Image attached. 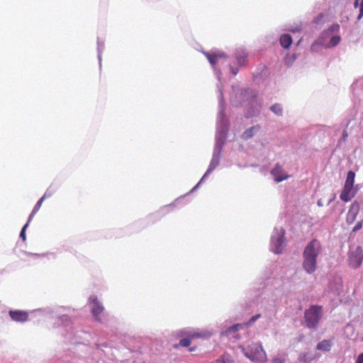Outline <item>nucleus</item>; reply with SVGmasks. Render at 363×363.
Returning a JSON list of instances; mask_svg holds the SVG:
<instances>
[{"mask_svg":"<svg viewBox=\"0 0 363 363\" xmlns=\"http://www.w3.org/2000/svg\"><path fill=\"white\" fill-rule=\"evenodd\" d=\"M322 252V245L317 239H313L305 247L303 252L302 267L308 273H313L317 269L318 256Z\"/></svg>","mask_w":363,"mask_h":363,"instance_id":"nucleus-1","label":"nucleus"},{"mask_svg":"<svg viewBox=\"0 0 363 363\" xmlns=\"http://www.w3.org/2000/svg\"><path fill=\"white\" fill-rule=\"evenodd\" d=\"M245 357L254 362H264L267 360L265 351L259 342L252 343L246 348H242Z\"/></svg>","mask_w":363,"mask_h":363,"instance_id":"nucleus-2","label":"nucleus"},{"mask_svg":"<svg viewBox=\"0 0 363 363\" xmlns=\"http://www.w3.org/2000/svg\"><path fill=\"white\" fill-rule=\"evenodd\" d=\"M322 316V306H311L304 313L306 325L309 328H315Z\"/></svg>","mask_w":363,"mask_h":363,"instance_id":"nucleus-3","label":"nucleus"},{"mask_svg":"<svg viewBox=\"0 0 363 363\" xmlns=\"http://www.w3.org/2000/svg\"><path fill=\"white\" fill-rule=\"evenodd\" d=\"M363 261V250L361 247H357L349 254V265L354 269L359 267Z\"/></svg>","mask_w":363,"mask_h":363,"instance_id":"nucleus-4","label":"nucleus"},{"mask_svg":"<svg viewBox=\"0 0 363 363\" xmlns=\"http://www.w3.org/2000/svg\"><path fill=\"white\" fill-rule=\"evenodd\" d=\"M271 174L274 176L276 182L279 183L287 179L289 175L286 174L279 164H276L274 167L271 170Z\"/></svg>","mask_w":363,"mask_h":363,"instance_id":"nucleus-5","label":"nucleus"},{"mask_svg":"<svg viewBox=\"0 0 363 363\" xmlns=\"http://www.w3.org/2000/svg\"><path fill=\"white\" fill-rule=\"evenodd\" d=\"M89 301L91 302V313L96 320H99L98 316L104 311V308L100 303L98 298L95 296L90 297Z\"/></svg>","mask_w":363,"mask_h":363,"instance_id":"nucleus-6","label":"nucleus"},{"mask_svg":"<svg viewBox=\"0 0 363 363\" xmlns=\"http://www.w3.org/2000/svg\"><path fill=\"white\" fill-rule=\"evenodd\" d=\"M9 315L16 322L24 323L28 320V313L24 311H10Z\"/></svg>","mask_w":363,"mask_h":363,"instance_id":"nucleus-7","label":"nucleus"},{"mask_svg":"<svg viewBox=\"0 0 363 363\" xmlns=\"http://www.w3.org/2000/svg\"><path fill=\"white\" fill-rule=\"evenodd\" d=\"M359 205L357 201H354L347 212L346 220L348 223H352L359 213Z\"/></svg>","mask_w":363,"mask_h":363,"instance_id":"nucleus-8","label":"nucleus"},{"mask_svg":"<svg viewBox=\"0 0 363 363\" xmlns=\"http://www.w3.org/2000/svg\"><path fill=\"white\" fill-rule=\"evenodd\" d=\"M205 55L213 67L216 65L220 59H224L227 57L226 55L223 52L213 53L206 52L205 53Z\"/></svg>","mask_w":363,"mask_h":363,"instance_id":"nucleus-9","label":"nucleus"},{"mask_svg":"<svg viewBox=\"0 0 363 363\" xmlns=\"http://www.w3.org/2000/svg\"><path fill=\"white\" fill-rule=\"evenodd\" d=\"M354 196L352 188L344 185V188L340 195V198L345 202L350 201Z\"/></svg>","mask_w":363,"mask_h":363,"instance_id":"nucleus-10","label":"nucleus"},{"mask_svg":"<svg viewBox=\"0 0 363 363\" xmlns=\"http://www.w3.org/2000/svg\"><path fill=\"white\" fill-rule=\"evenodd\" d=\"M284 243V231L281 235H279L277 239L276 243L274 245L273 251L277 254L282 253Z\"/></svg>","mask_w":363,"mask_h":363,"instance_id":"nucleus-11","label":"nucleus"},{"mask_svg":"<svg viewBox=\"0 0 363 363\" xmlns=\"http://www.w3.org/2000/svg\"><path fill=\"white\" fill-rule=\"evenodd\" d=\"M50 195H51L50 194H48V192H45V194L39 199V201L37 202V203L34 206L31 213L29 216L28 222L31 221V220H32L33 217L34 216V215L39 211V209L41 207L42 203H43V201L45 200V199L46 197L50 196Z\"/></svg>","mask_w":363,"mask_h":363,"instance_id":"nucleus-12","label":"nucleus"},{"mask_svg":"<svg viewBox=\"0 0 363 363\" xmlns=\"http://www.w3.org/2000/svg\"><path fill=\"white\" fill-rule=\"evenodd\" d=\"M235 57L238 64L240 66H243L247 62V55L244 50H238L235 54Z\"/></svg>","mask_w":363,"mask_h":363,"instance_id":"nucleus-13","label":"nucleus"},{"mask_svg":"<svg viewBox=\"0 0 363 363\" xmlns=\"http://www.w3.org/2000/svg\"><path fill=\"white\" fill-rule=\"evenodd\" d=\"M280 44L284 48H289L292 43V38L291 36L289 34H284L281 35L280 39Z\"/></svg>","mask_w":363,"mask_h":363,"instance_id":"nucleus-14","label":"nucleus"},{"mask_svg":"<svg viewBox=\"0 0 363 363\" xmlns=\"http://www.w3.org/2000/svg\"><path fill=\"white\" fill-rule=\"evenodd\" d=\"M331 346L332 343L330 340H323L317 345L316 349L323 351H330Z\"/></svg>","mask_w":363,"mask_h":363,"instance_id":"nucleus-15","label":"nucleus"},{"mask_svg":"<svg viewBox=\"0 0 363 363\" xmlns=\"http://www.w3.org/2000/svg\"><path fill=\"white\" fill-rule=\"evenodd\" d=\"M201 335L198 333H194V334H191L189 336L188 338H184V339H182L180 341H179V345L182 346V347H189L191 344V340L195 338V337H200Z\"/></svg>","mask_w":363,"mask_h":363,"instance_id":"nucleus-16","label":"nucleus"},{"mask_svg":"<svg viewBox=\"0 0 363 363\" xmlns=\"http://www.w3.org/2000/svg\"><path fill=\"white\" fill-rule=\"evenodd\" d=\"M355 173L352 171H349L347 174V178L345 182V186L353 188L354 183Z\"/></svg>","mask_w":363,"mask_h":363,"instance_id":"nucleus-17","label":"nucleus"},{"mask_svg":"<svg viewBox=\"0 0 363 363\" xmlns=\"http://www.w3.org/2000/svg\"><path fill=\"white\" fill-rule=\"evenodd\" d=\"M258 126H252L248 129H247L243 133H242V138L244 140H248L249 138H252L254 135V130H258Z\"/></svg>","mask_w":363,"mask_h":363,"instance_id":"nucleus-18","label":"nucleus"},{"mask_svg":"<svg viewBox=\"0 0 363 363\" xmlns=\"http://www.w3.org/2000/svg\"><path fill=\"white\" fill-rule=\"evenodd\" d=\"M270 109L272 111H273L277 115H281L282 113V108H281V105L277 104L272 106Z\"/></svg>","mask_w":363,"mask_h":363,"instance_id":"nucleus-19","label":"nucleus"},{"mask_svg":"<svg viewBox=\"0 0 363 363\" xmlns=\"http://www.w3.org/2000/svg\"><path fill=\"white\" fill-rule=\"evenodd\" d=\"M242 325L241 324H235V325H233V326H230V328H228V330L225 331V333L227 334H230V333L232 332H235V331H238V330H240V328H242Z\"/></svg>","mask_w":363,"mask_h":363,"instance_id":"nucleus-20","label":"nucleus"},{"mask_svg":"<svg viewBox=\"0 0 363 363\" xmlns=\"http://www.w3.org/2000/svg\"><path fill=\"white\" fill-rule=\"evenodd\" d=\"M30 222H27L24 226L23 227V228L21 229V231L20 233V237L22 238V240L23 241H25L26 240V228H28V224H29Z\"/></svg>","mask_w":363,"mask_h":363,"instance_id":"nucleus-21","label":"nucleus"},{"mask_svg":"<svg viewBox=\"0 0 363 363\" xmlns=\"http://www.w3.org/2000/svg\"><path fill=\"white\" fill-rule=\"evenodd\" d=\"M340 41V36H333L330 39V44L333 46L337 45Z\"/></svg>","mask_w":363,"mask_h":363,"instance_id":"nucleus-22","label":"nucleus"},{"mask_svg":"<svg viewBox=\"0 0 363 363\" xmlns=\"http://www.w3.org/2000/svg\"><path fill=\"white\" fill-rule=\"evenodd\" d=\"M362 222H363L362 220L359 221L353 228L352 231L355 232V231L360 230L362 227Z\"/></svg>","mask_w":363,"mask_h":363,"instance_id":"nucleus-23","label":"nucleus"},{"mask_svg":"<svg viewBox=\"0 0 363 363\" xmlns=\"http://www.w3.org/2000/svg\"><path fill=\"white\" fill-rule=\"evenodd\" d=\"M285 361L284 358L276 357L272 360V363H284Z\"/></svg>","mask_w":363,"mask_h":363,"instance_id":"nucleus-24","label":"nucleus"},{"mask_svg":"<svg viewBox=\"0 0 363 363\" xmlns=\"http://www.w3.org/2000/svg\"><path fill=\"white\" fill-rule=\"evenodd\" d=\"M261 316L260 314H257V315H253L250 321H249V323L248 324H252L253 323H255L259 317Z\"/></svg>","mask_w":363,"mask_h":363,"instance_id":"nucleus-25","label":"nucleus"},{"mask_svg":"<svg viewBox=\"0 0 363 363\" xmlns=\"http://www.w3.org/2000/svg\"><path fill=\"white\" fill-rule=\"evenodd\" d=\"M363 16V0L362 1V4L360 5L359 9V14L357 17L358 20L361 19V18Z\"/></svg>","mask_w":363,"mask_h":363,"instance_id":"nucleus-26","label":"nucleus"},{"mask_svg":"<svg viewBox=\"0 0 363 363\" xmlns=\"http://www.w3.org/2000/svg\"><path fill=\"white\" fill-rule=\"evenodd\" d=\"M213 169V167H209L208 169V170L206 171V172L205 173V174L203 175V177H202V179H201L200 182L208 174H210Z\"/></svg>","mask_w":363,"mask_h":363,"instance_id":"nucleus-27","label":"nucleus"},{"mask_svg":"<svg viewBox=\"0 0 363 363\" xmlns=\"http://www.w3.org/2000/svg\"><path fill=\"white\" fill-rule=\"evenodd\" d=\"M356 363H363V352L357 357Z\"/></svg>","mask_w":363,"mask_h":363,"instance_id":"nucleus-28","label":"nucleus"},{"mask_svg":"<svg viewBox=\"0 0 363 363\" xmlns=\"http://www.w3.org/2000/svg\"><path fill=\"white\" fill-rule=\"evenodd\" d=\"M62 321L69 320V316L67 315H63L60 317Z\"/></svg>","mask_w":363,"mask_h":363,"instance_id":"nucleus-29","label":"nucleus"},{"mask_svg":"<svg viewBox=\"0 0 363 363\" xmlns=\"http://www.w3.org/2000/svg\"><path fill=\"white\" fill-rule=\"evenodd\" d=\"M333 29L334 30L335 28V29H338L339 28V26L338 25H335V26H333Z\"/></svg>","mask_w":363,"mask_h":363,"instance_id":"nucleus-30","label":"nucleus"},{"mask_svg":"<svg viewBox=\"0 0 363 363\" xmlns=\"http://www.w3.org/2000/svg\"><path fill=\"white\" fill-rule=\"evenodd\" d=\"M232 72H233V74L234 75H235V74H237V73H238V70H235V69H232Z\"/></svg>","mask_w":363,"mask_h":363,"instance_id":"nucleus-31","label":"nucleus"},{"mask_svg":"<svg viewBox=\"0 0 363 363\" xmlns=\"http://www.w3.org/2000/svg\"><path fill=\"white\" fill-rule=\"evenodd\" d=\"M358 1L359 0H355V2H354V6L357 7V5H358Z\"/></svg>","mask_w":363,"mask_h":363,"instance_id":"nucleus-32","label":"nucleus"},{"mask_svg":"<svg viewBox=\"0 0 363 363\" xmlns=\"http://www.w3.org/2000/svg\"><path fill=\"white\" fill-rule=\"evenodd\" d=\"M194 350H195V347H191V348L189 349V351H190V352H192V351H194Z\"/></svg>","mask_w":363,"mask_h":363,"instance_id":"nucleus-33","label":"nucleus"},{"mask_svg":"<svg viewBox=\"0 0 363 363\" xmlns=\"http://www.w3.org/2000/svg\"><path fill=\"white\" fill-rule=\"evenodd\" d=\"M301 361H303V362H306V359H303V357H301Z\"/></svg>","mask_w":363,"mask_h":363,"instance_id":"nucleus-34","label":"nucleus"},{"mask_svg":"<svg viewBox=\"0 0 363 363\" xmlns=\"http://www.w3.org/2000/svg\"><path fill=\"white\" fill-rule=\"evenodd\" d=\"M347 134L346 131H345L344 136H347Z\"/></svg>","mask_w":363,"mask_h":363,"instance_id":"nucleus-35","label":"nucleus"},{"mask_svg":"<svg viewBox=\"0 0 363 363\" xmlns=\"http://www.w3.org/2000/svg\"><path fill=\"white\" fill-rule=\"evenodd\" d=\"M222 363H225V362L223 361Z\"/></svg>","mask_w":363,"mask_h":363,"instance_id":"nucleus-36","label":"nucleus"}]
</instances>
